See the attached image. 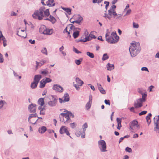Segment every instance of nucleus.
Returning <instances> with one entry per match:
<instances>
[{
	"instance_id": "1",
	"label": "nucleus",
	"mask_w": 159,
	"mask_h": 159,
	"mask_svg": "<svg viewBox=\"0 0 159 159\" xmlns=\"http://www.w3.org/2000/svg\"><path fill=\"white\" fill-rule=\"evenodd\" d=\"M44 6L41 7L39 10H37L34 11L32 15V16L34 19L41 20L44 17H47L50 15L49 9H45Z\"/></svg>"
},
{
	"instance_id": "2",
	"label": "nucleus",
	"mask_w": 159,
	"mask_h": 159,
	"mask_svg": "<svg viewBox=\"0 0 159 159\" xmlns=\"http://www.w3.org/2000/svg\"><path fill=\"white\" fill-rule=\"evenodd\" d=\"M65 113H62L60 114L59 118L60 121L63 122L65 124H67L70 122V117H74V115L70 112L65 110L64 111Z\"/></svg>"
},
{
	"instance_id": "3",
	"label": "nucleus",
	"mask_w": 159,
	"mask_h": 159,
	"mask_svg": "<svg viewBox=\"0 0 159 159\" xmlns=\"http://www.w3.org/2000/svg\"><path fill=\"white\" fill-rule=\"evenodd\" d=\"M141 48L139 43H131L129 51L131 56L134 57L139 53Z\"/></svg>"
},
{
	"instance_id": "4",
	"label": "nucleus",
	"mask_w": 159,
	"mask_h": 159,
	"mask_svg": "<svg viewBox=\"0 0 159 159\" xmlns=\"http://www.w3.org/2000/svg\"><path fill=\"white\" fill-rule=\"evenodd\" d=\"M109 33H107L105 35L106 40L111 43H114L117 42L119 39V37L117 35L116 32H112L111 35L109 37Z\"/></svg>"
},
{
	"instance_id": "5",
	"label": "nucleus",
	"mask_w": 159,
	"mask_h": 159,
	"mask_svg": "<svg viewBox=\"0 0 159 159\" xmlns=\"http://www.w3.org/2000/svg\"><path fill=\"white\" fill-rule=\"evenodd\" d=\"M116 8V6L115 5H112L111 8L108 11V14H107L105 13L104 14V15H103V16L106 19L108 18L109 20L111 19L112 16L114 17H115L117 15L115 11Z\"/></svg>"
},
{
	"instance_id": "6",
	"label": "nucleus",
	"mask_w": 159,
	"mask_h": 159,
	"mask_svg": "<svg viewBox=\"0 0 159 159\" xmlns=\"http://www.w3.org/2000/svg\"><path fill=\"white\" fill-rule=\"evenodd\" d=\"M98 147L102 152H106L107 150V145L105 142L102 140H101L98 141Z\"/></svg>"
},
{
	"instance_id": "7",
	"label": "nucleus",
	"mask_w": 159,
	"mask_h": 159,
	"mask_svg": "<svg viewBox=\"0 0 159 159\" xmlns=\"http://www.w3.org/2000/svg\"><path fill=\"white\" fill-rule=\"evenodd\" d=\"M84 34L85 35V38L82 39H81L80 40L81 41L84 42H86L90 40L93 38L95 39L96 38V37L95 35L91 34H90L89 35H88V32H87V30L85 31V32L84 33Z\"/></svg>"
},
{
	"instance_id": "8",
	"label": "nucleus",
	"mask_w": 159,
	"mask_h": 159,
	"mask_svg": "<svg viewBox=\"0 0 159 159\" xmlns=\"http://www.w3.org/2000/svg\"><path fill=\"white\" fill-rule=\"evenodd\" d=\"M37 116L36 113L31 114L30 115L28 118V121L29 122L32 124H35L36 122L38 121V119H36L35 118Z\"/></svg>"
},
{
	"instance_id": "9",
	"label": "nucleus",
	"mask_w": 159,
	"mask_h": 159,
	"mask_svg": "<svg viewBox=\"0 0 159 159\" xmlns=\"http://www.w3.org/2000/svg\"><path fill=\"white\" fill-rule=\"evenodd\" d=\"M41 2L42 4L49 7L54 6L55 5L54 0H42Z\"/></svg>"
},
{
	"instance_id": "10",
	"label": "nucleus",
	"mask_w": 159,
	"mask_h": 159,
	"mask_svg": "<svg viewBox=\"0 0 159 159\" xmlns=\"http://www.w3.org/2000/svg\"><path fill=\"white\" fill-rule=\"evenodd\" d=\"M75 81L77 84H74V86L76 89L78 90L80 88V86H82L84 84V82L78 77L76 78Z\"/></svg>"
},
{
	"instance_id": "11",
	"label": "nucleus",
	"mask_w": 159,
	"mask_h": 159,
	"mask_svg": "<svg viewBox=\"0 0 159 159\" xmlns=\"http://www.w3.org/2000/svg\"><path fill=\"white\" fill-rule=\"evenodd\" d=\"M63 99L61 98H59V101L61 103H62L63 102H68L70 100V97L68 94L66 93H65L63 97Z\"/></svg>"
},
{
	"instance_id": "12",
	"label": "nucleus",
	"mask_w": 159,
	"mask_h": 159,
	"mask_svg": "<svg viewBox=\"0 0 159 159\" xmlns=\"http://www.w3.org/2000/svg\"><path fill=\"white\" fill-rule=\"evenodd\" d=\"M52 89L60 93L62 92L63 90V87L60 85L57 84L53 85L52 87Z\"/></svg>"
},
{
	"instance_id": "13",
	"label": "nucleus",
	"mask_w": 159,
	"mask_h": 159,
	"mask_svg": "<svg viewBox=\"0 0 159 159\" xmlns=\"http://www.w3.org/2000/svg\"><path fill=\"white\" fill-rule=\"evenodd\" d=\"M60 133L61 134L65 133L68 136L70 135V133L67 130V128L64 126H62L61 127L60 129Z\"/></svg>"
},
{
	"instance_id": "14",
	"label": "nucleus",
	"mask_w": 159,
	"mask_h": 159,
	"mask_svg": "<svg viewBox=\"0 0 159 159\" xmlns=\"http://www.w3.org/2000/svg\"><path fill=\"white\" fill-rule=\"evenodd\" d=\"M154 120L155 126L154 130H156L157 129H159V116L155 117L154 118Z\"/></svg>"
},
{
	"instance_id": "15",
	"label": "nucleus",
	"mask_w": 159,
	"mask_h": 159,
	"mask_svg": "<svg viewBox=\"0 0 159 159\" xmlns=\"http://www.w3.org/2000/svg\"><path fill=\"white\" fill-rule=\"evenodd\" d=\"M70 25V28H69V31L68 32V34L69 35L70 34H72L75 31L77 30H80V29L78 28H75V26L71 24H69Z\"/></svg>"
},
{
	"instance_id": "16",
	"label": "nucleus",
	"mask_w": 159,
	"mask_h": 159,
	"mask_svg": "<svg viewBox=\"0 0 159 159\" xmlns=\"http://www.w3.org/2000/svg\"><path fill=\"white\" fill-rule=\"evenodd\" d=\"M36 105L34 104H31L28 106V109L32 113L35 112L36 109Z\"/></svg>"
},
{
	"instance_id": "17",
	"label": "nucleus",
	"mask_w": 159,
	"mask_h": 159,
	"mask_svg": "<svg viewBox=\"0 0 159 159\" xmlns=\"http://www.w3.org/2000/svg\"><path fill=\"white\" fill-rule=\"evenodd\" d=\"M38 103L40 105V106H39V109L41 110V111H43L44 109V107L42 108V107L43 106L44 104V98H39L38 100Z\"/></svg>"
},
{
	"instance_id": "18",
	"label": "nucleus",
	"mask_w": 159,
	"mask_h": 159,
	"mask_svg": "<svg viewBox=\"0 0 159 159\" xmlns=\"http://www.w3.org/2000/svg\"><path fill=\"white\" fill-rule=\"evenodd\" d=\"M141 100V99H138L136 102L135 103L134 107L135 108L140 107L142 106V103L143 102Z\"/></svg>"
},
{
	"instance_id": "19",
	"label": "nucleus",
	"mask_w": 159,
	"mask_h": 159,
	"mask_svg": "<svg viewBox=\"0 0 159 159\" xmlns=\"http://www.w3.org/2000/svg\"><path fill=\"white\" fill-rule=\"evenodd\" d=\"M52 100L48 102V105L51 107L54 106L56 105L57 102V100L52 96Z\"/></svg>"
},
{
	"instance_id": "20",
	"label": "nucleus",
	"mask_w": 159,
	"mask_h": 159,
	"mask_svg": "<svg viewBox=\"0 0 159 159\" xmlns=\"http://www.w3.org/2000/svg\"><path fill=\"white\" fill-rule=\"evenodd\" d=\"M17 35L22 37L25 38L26 37V33L24 30H19L18 31Z\"/></svg>"
},
{
	"instance_id": "21",
	"label": "nucleus",
	"mask_w": 159,
	"mask_h": 159,
	"mask_svg": "<svg viewBox=\"0 0 159 159\" xmlns=\"http://www.w3.org/2000/svg\"><path fill=\"white\" fill-rule=\"evenodd\" d=\"M46 61H45L43 60L41 61L40 62H38L37 61H36V65L35 66V69L36 70L38 69V66H41L43 65L45 62Z\"/></svg>"
},
{
	"instance_id": "22",
	"label": "nucleus",
	"mask_w": 159,
	"mask_h": 159,
	"mask_svg": "<svg viewBox=\"0 0 159 159\" xmlns=\"http://www.w3.org/2000/svg\"><path fill=\"white\" fill-rule=\"evenodd\" d=\"M44 20H48L50 21L53 24L55 23L56 21L55 18L51 15H50L49 18H46L44 19Z\"/></svg>"
},
{
	"instance_id": "23",
	"label": "nucleus",
	"mask_w": 159,
	"mask_h": 159,
	"mask_svg": "<svg viewBox=\"0 0 159 159\" xmlns=\"http://www.w3.org/2000/svg\"><path fill=\"white\" fill-rule=\"evenodd\" d=\"M140 128L139 125H137L133 126V127H130L129 129L132 132H135Z\"/></svg>"
},
{
	"instance_id": "24",
	"label": "nucleus",
	"mask_w": 159,
	"mask_h": 159,
	"mask_svg": "<svg viewBox=\"0 0 159 159\" xmlns=\"http://www.w3.org/2000/svg\"><path fill=\"white\" fill-rule=\"evenodd\" d=\"M42 78V76L40 75H35L34 78V81L38 84L39 80Z\"/></svg>"
},
{
	"instance_id": "25",
	"label": "nucleus",
	"mask_w": 159,
	"mask_h": 159,
	"mask_svg": "<svg viewBox=\"0 0 159 159\" xmlns=\"http://www.w3.org/2000/svg\"><path fill=\"white\" fill-rule=\"evenodd\" d=\"M47 130L46 127L42 126L39 127V132L40 134L44 133Z\"/></svg>"
},
{
	"instance_id": "26",
	"label": "nucleus",
	"mask_w": 159,
	"mask_h": 159,
	"mask_svg": "<svg viewBox=\"0 0 159 159\" xmlns=\"http://www.w3.org/2000/svg\"><path fill=\"white\" fill-rule=\"evenodd\" d=\"M53 32L52 29H49L46 28L44 34L50 35L52 34Z\"/></svg>"
},
{
	"instance_id": "27",
	"label": "nucleus",
	"mask_w": 159,
	"mask_h": 159,
	"mask_svg": "<svg viewBox=\"0 0 159 159\" xmlns=\"http://www.w3.org/2000/svg\"><path fill=\"white\" fill-rule=\"evenodd\" d=\"M47 28L44 25H41L39 28V32L41 34H44Z\"/></svg>"
},
{
	"instance_id": "28",
	"label": "nucleus",
	"mask_w": 159,
	"mask_h": 159,
	"mask_svg": "<svg viewBox=\"0 0 159 159\" xmlns=\"http://www.w3.org/2000/svg\"><path fill=\"white\" fill-rule=\"evenodd\" d=\"M107 68L108 70L111 71L114 68V65L108 63L107 65Z\"/></svg>"
},
{
	"instance_id": "29",
	"label": "nucleus",
	"mask_w": 159,
	"mask_h": 159,
	"mask_svg": "<svg viewBox=\"0 0 159 159\" xmlns=\"http://www.w3.org/2000/svg\"><path fill=\"white\" fill-rule=\"evenodd\" d=\"M46 84L45 82V79L42 80L40 82L39 87L40 88H42L44 87L45 84Z\"/></svg>"
},
{
	"instance_id": "30",
	"label": "nucleus",
	"mask_w": 159,
	"mask_h": 159,
	"mask_svg": "<svg viewBox=\"0 0 159 159\" xmlns=\"http://www.w3.org/2000/svg\"><path fill=\"white\" fill-rule=\"evenodd\" d=\"M138 125V122L137 120H134L132 121L130 125V127H133V126H135Z\"/></svg>"
},
{
	"instance_id": "31",
	"label": "nucleus",
	"mask_w": 159,
	"mask_h": 159,
	"mask_svg": "<svg viewBox=\"0 0 159 159\" xmlns=\"http://www.w3.org/2000/svg\"><path fill=\"white\" fill-rule=\"evenodd\" d=\"M79 35V32L78 31H75L73 33V36L75 39Z\"/></svg>"
},
{
	"instance_id": "32",
	"label": "nucleus",
	"mask_w": 159,
	"mask_h": 159,
	"mask_svg": "<svg viewBox=\"0 0 159 159\" xmlns=\"http://www.w3.org/2000/svg\"><path fill=\"white\" fill-rule=\"evenodd\" d=\"M152 114L151 113H149L148 115L146 117V119L147 121L148 124H149L151 122V120H150V117L151 116Z\"/></svg>"
},
{
	"instance_id": "33",
	"label": "nucleus",
	"mask_w": 159,
	"mask_h": 159,
	"mask_svg": "<svg viewBox=\"0 0 159 159\" xmlns=\"http://www.w3.org/2000/svg\"><path fill=\"white\" fill-rule=\"evenodd\" d=\"M38 84V83L34 81V82L31 84L30 86L31 87L32 89H35L37 87Z\"/></svg>"
},
{
	"instance_id": "34",
	"label": "nucleus",
	"mask_w": 159,
	"mask_h": 159,
	"mask_svg": "<svg viewBox=\"0 0 159 159\" xmlns=\"http://www.w3.org/2000/svg\"><path fill=\"white\" fill-rule=\"evenodd\" d=\"M82 61V58H81L79 60L76 59L75 60V62L77 65H80Z\"/></svg>"
},
{
	"instance_id": "35",
	"label": "nucleus",
	"mask_w": 159,
	"mask_h": 159,
	"mask_svg": "<svg viewBox=\"0 0 159 159\" xmlns=\"http://www.w3.org/2000/svg\"><path fill=\"white\" fill-rule=\"evenodd\" d=\"M92 102H88L86 105L85 107L87 110H89L90 108Z\"/></svg>"
},
{
	"instance_id": "36",
	"label": "nucleus",
	"mask_w": 159,
	"mask_h": 159,
	"mask_svg": "<svg viewBox=\"0 0 159 159\" xmlns=\"http://www.w3.org/2000/svg\"><path fill=\"white\" fill-rule=\"evenodd\" d=\"M87 55L91 58H93L94 57V55L93 53L88 52L86 53Z\"/></svg>"
},
{
	"instance_id": "37",
	"label": "nucleus",
	"mask_w": 159,
	"mask_h": 159,
	"mask_svg": "<svg viewBox=\"0 0 159 159\" xmlns=\"http://www.w3.org/2000/svg\"><path fill=\"white\" fill-rule=\"evenodd\" d=\"M142 98H140L139 99H141V101H142L143 102H144L145 101V98L147 96V94L144 93L142 94Z\"/></svg>"
},
{
	"instance_id": "38",
	"label": "nucleus",
	"mask_w": 159,
	"mask_h": 159,
	"mask_svg": "<svg viewBox=\"0 0 159 159\" xmlns=\"http://www.w3.org/2000/svg\"><path fill=\"white\" fill-rule=\"evenodd\" d=\"M88 127V125L87 123H85L83 125L82 128L83 129V131L85 134V132L86 130L85 129L87 128Z\"/></svg>"
},
{
	"instance_id": "39",
	"label": "nucleus",
	"mask_w": 159,
	"mask_h": 159,
	"mask_svg": "<svg viewBox=\"0 0 159 159\" xmlns=\"http://www.w3.org/2000/svg\"><path fill=\"white\" fill-rule=\"evenodd\" d=\"M109 58V57L107 56V53H105L103 54L102 60L103 61H105Z\"/></svg>"
},
{
	"instance_id": "40",
	"label": "nucleus",
	"mask_w": 159,
	"mask_h": 159,
	"mask_svg": "<svg viewBox=\"0 0 159 159\" xmlns=\"http://www.w3.org/2000/svg\"><path fill=\"white\" fill-rule=\"evenodd\" d=\"M6 102L4 100L0 101V109H1L3 106L4 104H6Z\"/></svg>"
},
{
	"instance_id": "41",
	"label": "nucleus",
	"mask_w": 159,
	"mask_h": 159,
	"mask_svg": "<svg viewBox=\"0 0 159 159\" xmlns=\"http://www.w3.org/2000/svg\"><path fill=\"white\" fill-rule=\"evenodd\" d=\"M42 52L43 54H45L46 55H47L48 52L47 51L46 48H44L41 51Z\"/></svg>"
},
{
	"instance_id": "42",
	"label": "nucleus",
	"mask_w": 159,
	"mask_h": 159,
	"mask_svg": "<svg viewBox=\"0 0 159 159\" xmlns=\"http://www.w3.org/2000/svg\"><path fill=\"white\" fill-rule=\"evenodd\" d=\"M63 10H64L66 12L68 13L69 14H70L71 10L68 8H63Z\"/></svg>"
},
{
	"instance_id": "43",
	"label": "nucleus",
	"mask_w": 159,
	"mask_h": 159,
	"mask_svg": "<svg viewBox=\"0 0 159 159\" xmlns=\"http://www.w3.org/2000/svg\"><path fill=\"white\" fill-rule=\"evenodd\" d=\"M99 90L102 94H105L106 92L102 87L100 89H99Z\"/></svg>"
},
{
	"instance_id": "44",
	"label": "nucleus",
	"mask_w": 159,
	"mask_h": 159,
	"mask_svg": "<svg viewBox=\"0 0 159 159\" xmlns=\"http://www.w3.org/2000/svg\"><path fill=\"white\" fill-rule=\"evenodd\" d=\"M102 0H93L92 2L93 3H101Z\"/></svg>"
},
{
	"instance_id": "45",
	"label": "nucleus",
	"mask_w": 159,
	"mask_h": 159,
	"mask_svg": "<svg viewBox=\"0 0 159 159\" xmlns=\"http://www.w3.org/2000/svg\"><path fill=\"white\" fill-rule=\"evenodd\" d=\"M82 19H83L82 18V17H80L79 18V20H76L75 21L72 22V23H73L74 22H75L76 23L79 24L81 22V20H82Z\"/></svg>"
},
{
	"instance_id": "46",
	"label": "nucleus",
	"mask_w": 159,
	"mask_h": 159,
	"mask_svg": "<svg viewBox=\"0 0 159 159\" xmlns=\"http://www.w3.org/2000/svg\"><path fill=\"white\" fill-rule=\"evenodd\" d=\"M125 150L126 152H128L130 153L132 152V149L130 148H129L128 147H126L125 148Z\"/></svg>"
},
{
	"instance_id": "47",
	"label": "nucleus",
	"mask_w": 159,
	"mask_h": 159,
	"mask_svg": "<svg viewBox=\"0 0 159 159\" xmlns=\"http://www.w3.org/2000/svg\"><path fill=\"white\" fill-rule=\"evenodd\" d=\"M70 25H68L66 28H65V29L64 30V32L66 33L67 32L68 33V32L69 31H68V30H69V28H70Z\"/></svg>"
},
{
	"instance_id": "48",
	"label": "nucleus",
	"mask_w": 159,
	"mask_h": 159,
	"mask_svg": "<svg viewBox=\"0 0 159 159\" xmlns=\"http://www.w3.org/2000/svg\"><path fill=\"white\" fill-rule=\"evenodd\" d=\"M41 73L42 74L46 75L48 74V71L46 70H44L41 71Z\"/></svg>"
},
{
	"instance_id": "49",
	"label": "nucleus",
	"mask_w": 159,
	"mask_h": 159,
	"mask_svg": "<svg viewBox=\"0 0 159 159\" xmlns=\"http://www.w3.org/2000/svg\"><path fill=\"white\" fill-rule=\"evenodd\" d=\"M0 34H1V36L0 37V39H2V40L3 41H4V40H7L5 38L3 35L2 33L0 32Z\"/></svg>"
},
{
	"instance_id": "50",
	"label": "nucleus",
	"mask_w": 159,
	"mask_h": 159,
	"mask_svg": "<svg viewBox=\"0 0 159 159\" xmlns=\"http://www.w3.org/2000/svg\"><path fill=\"white\" fill-rule=\"evenodd\" d=\"M133 28H139V25L138 24L135 22L133 23Z\"/></svg>"
},
{
	"instance_id": "51",
	"label": "nucleus",
	"mask_w": 159,
	"mask_h": 159,
	"mask_svg": "<svg viewBox=\"0 0 159 159\" xmlns=\"http://www.w3.org/2000/svg\"><path fill=\"white\" fill-rule=\"evenodd\" d=\"M45 82H46V83L50 82L52 81V80L49 78H46L45 79Z\"/></svg>"
},
{
	"instance_id": "52",
	"label": "nucleus",
	"mask_w": 159,
	"mask_h": 159,
	"mask_svg": "<svg viewBox=\"0 0 159 159\" xmlns=\"http://www.w3.org/2000/svg\"><path fill=\"white\" fill-rule=\"evenodd\" d=\"M70 125L71 128H74L76 126V124L75 123H72L70 124Z\"/></svg>"
},
{
	"instance_id": "53",
	"label": "nucleus",
	"mask_w": 159,
	"mask_h": 159,
	"mask_svg": "<svg viewBox=\"0 0 159 159\" xmlns=\"http://www.w3.org/2000/svg\"><path fill=\"white\" fill-rule=\"evenodd\" d=\"M73 51H74V52H75V53H81V52L79 51L78 50H77V49L76 48H75L74 47L73 48Z\"/></svg>"
},
{
	"instance_id": "54",
	"label": "nucleus",
	"mask_w": 159,
	"mask_h": 159,
	"mask_svg": "<svg viewBox=\"0 0 159 159\" xmlns=\"http://www.w3.org/2000/svg\"><path fill=\"white\" fill-rule=\"evenodd\" d=\"M116 121H117V124H120V125L121 122V119L119 118H117L116 119Z\"/></svg>"
},
{
	"instance_id": "55",
	"label": "nucleus",
	"mask_w": 159,
	"mask_h": 159,
	"mask_svg": "<svg viewBox=\"0 0 159 159\" xmlns=\"http://www.w3.org/2000/svg\"><path fill=\"white\" fill-rule=\"evenodd\" d=\"M147 113V111H144L142 112H141L139 114V116H141L143 115H144L146 114Z\"/></svg>"
},
{
	"instance_id": "56",
	"label": "nucleus",
	"mask_w": 159,
	"mask_h": 159,
	"mask_svg": "<svg viewBox=\"0 0 159 159\" xmlns=\"http://www.w3.org/2000/svg\"><path fill=\"white\" fill-rule=\"evenodd\" d=\"M104 102H105V103L106 104L108 105H110V101L109 100H105Z\"/></svg>"
},
{
	"instance_id": "57",
	"label": "nucleus",
	"mask_w": 159,
	"mask_h": 159,
	"mask_svg": "<svg viewBox=\"0 0 159 159\" xmlns=\"http://www.w3.org/2000/svg\"><path fill=\"white\" fill-rule=\"evenodd\" d=\"M141 70L142 71H148V69L146 67H142L141 68Z\"/></svg>"
},
{
	"instance_id": "58",
	"label": "nucleus",
	"mask_w": 159,
	"mask_h": 159,
	"mask_svg": "<svg viewBox=\"0 0 159 159\" xmlns=\"http://www.w3.org/2000/svg\"><path fill=\"white\" fill-rule=\"evenodd\" d=\"M104 3L106 4L105 7L107 9V7L109 5V2H108L105 1Z\"/></svg>"
},
{
	"instance_id": "59",
	"label": "nucleus",
	"mask_w": 159,
	"mask_h": 159,
	"mask_svg": "<svg viewBox=\"0 0 159 159\" xmlns=\"http://www.w3.org/2000/svg\"><path fill=\"white\" fill-rule=\"evenodd\" d=\"M131 9L128 10L126 12L125 15H127L131 13Z\"/></svg>"
},
{
	"instance_id": "60",
	"label": "nucleus",
	"mask_w": 159,
	"mask_h": 159,
	"mask_svg": "<svg viewBox=\"0 0 159 159\" xmlns=\"http://www.w3.org/2000/svg\"><path fill=\"white\" fill-rule=\"evenodd\" d=\"M29 41L30 43L32 44H34L35 43V40H32V39H29Z\"/></svg>"
},
{
	"instance_id": "61",
	"label": "nucleus",
	"mask_w": 159,
	"mask_h": 159,
	"mask_svg": "<svg viewBox=\"0 0 159 159\" xmlns=\"http://www.w3.org/2000/svg\"><path fill=\"white\" fill-rule=\"evenodd\" d=\"M89 85L90 86V88L91 89L93 90V91H94L95 90V89L94 87V86H93L91 84H89Z\"/></svg>"
},
{
	"instance_id": "62",
	"label": "nucleus",
	"mask_w": 159,
	"mask_h": 159,
	"mask_svg": "<svg viewBox=\"0 0 159 159\" xmlns=\"http://www.w3.org/2000/svg\"><path fill=\"white\" fill-rule=\"evenodd\" d=\"M139 135L137 134H135L133 135V138H135L138 137Z\"/></svg>"
},
{
	"instance_id": "63",
	"label": "nucleus",
	"mask_w": 159,
	"mask_h": 159,
	"mask_svg": "<svg viewBox=\"0 0 159 159\" xmlns=\"http://www.w3.org/2000/svg\"><path fill=\"white\" fill-rule=\"evenodd\" d=\"M48 133L51 134L52 133H54V131L52 129H48Z\"/></svg>"
},
{
	"instance_id": "64",
	"label": "nucleus",
	"mask_w": 159,
	"mask_h": 159,
	"mask_svg": "<svg viewBox=\"0 0 159 159\" xmlns=\"http://www.w3.org/2000/svg\"><path fill=\"white\" fill-rule=\"evenodd\" d=\"M7 40H4V41H3V46L4 47H5L7 45Z\"/></svg>"
}]
</instances>
